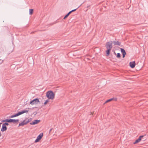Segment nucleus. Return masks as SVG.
<instances>
[{
    "instance_id": "obj_9",
    "label": "nucleus",
    "mask_w": 148,
    "mask_h": 148,
    "mask_svg": "<svg viewBox=\"0 0 148 148\" xmlns=\"http://www.w3.org/2000/svg\"><path fill=\"white\" fill-rule=\"evenodd\" d=\"M117 99V98L116 97H113L107 101H106L104 103V104L107 103L108 102H110L114 100L115 101H116Z\"/></svg>"
},
{
    "instance_id": "obj_21",
    "label": "nucleus",
    "mask_w": 148,
    "mask_h": 148,
    "mask_svg": "<svg viewBox=\"0 0 148 148\" xmlns=\"http://www.w3.org/2000/svg\"><path fill=\"white\" fill-rule=\"evenodd\" d=\"M48 102H49V100H48H48H46V101H45V102L44 103V105H46V104Z\"/></svg>"
},
{
    "instance_id": "obj_5",
    "label": "nucleus",
    "mask_w": 148,
    "mask_h": 148,
    "mask_svg": "<svg viewBox=\"0 0 148 148\" xmlns=\"http://www.w3.org/2000/svg\"><path fill=\"white\" fill-rule=\"evenodd\" d=\"M7 119V122H8V123H15L16 122H18L19 121V120L18 119Z\"/></svg>"
},
{
    "instance_id": "obj_15",
    "label": "nucleus",
    "mask_w": 148,
    "mask_h": 148,
    "mask_svg": "<svg viewBox=\"0 0 148 148\" xmlns=\"http://www.w3.org/2000/svg\"><path fill=\"white\" fill-rule=\"evenodd\" d=\"M70 12H69L64 17L63 19H65L66 18H67L69 16L70 14Z\"/></svg>"
},
{
    "instance_id": "obj_8",
    "label": "nucleus",
    "mask_w": 148,
    "mask_h": 148,
    "mask_svg": "<svg viewBox=\"0 0 148 148\" xmlns=\"http://www.w3.org/2000/svg\"><path fill=\"white\" fill-rule=\"evenodd\" d=\"M40 121V120H35L30 123L31 125H34L37 124Z\"/></svg>"
},
{
    "instance_id": "obj_17",
    "label": "nucleus",
    "mask_w": 148,
    "mask_h": 148,
    "mask_svg": "<svg viewBox=\"0 0 148 148\" xmlns=\"http://www.w3.org/2000/svg\"><path fill=\"white\" fill-rule=\"evenodd\" d=\"M116 57L119 58H120L121 57V55L120 53H117Z\"/></svg>"
},
{
    "instance_id": "obj_28",
    "label": "nucleus",
    "mask_w": 148,
    "mask_h": 148,
    "mask_svg": "<svg viewBox=\"0 0 148 148\" xmlns=\"http://www.w3.org/2000/svg\"><path fill=\"white\" fill-rule=\"evenodd\" d=\"M114 54H115V55H116V53H115V51H114Z\"/></svg>"
},
{
    "instance_id": "obj_23",
    "label": "nucleus",
    "mask_w": 148,
    "mask_h": 148,
    "mask_svg": "<svg viewBox=\"0 0 148 148\" xmlns=\"http://www.w3.org/2000/svg\"><path fill=\"white\" fill-rule=\"evenodd\" d=\"M3 62V60L0 59V64H2Z\"/></svg>"
},
{
    "instance_id": "obj_29",
    "label": "nucleus",
    "mask_w": 148,
    "mask_h": 148,
    "mask_svg": "<svg viewBox=\"0 0 148 148\" xmlns=\"http://www.w3.org/2000/svg\"><path fill=\"white\" fill-rule=\"evenodd\" d=\"M90 6V5H89L88 6H87V8H88Z\"/></svg>"
},
{
    "instance_id": "obj_30",
    "label": "nucleus",
    "mask_w": 148,
    "mask_h": 148,
    "mask_svg": "<svg viewBox=\"0 0 148 148\" xmlns=\"http://www.w3.org/2000/svg\"><path fill=\"white\" fill-rule=\"evenodd\" d=\"M1 136V133H0V137Z\"/></svg>"
},
{
    "instance_id": "obj_31",
    "label": "nucleus",
    "mask_w": 148,
    "mask_h": 148,
    "mask_svg": "<svg viewBox=\"0 0 148 148\" xmlns=\"http://www.w3.org/2000/svg\"><path fill=\"white\" fill-rule=\"evenodd\" d=\"M90 113H91V114H92V112H90Z\"/></svg>"
},
{
    "instance_id": "obj_14",
    "label": "nucleus",
    "mask_w": 148,
    "mask_h": 148,
    "mask_svg": "<svg viewBox=\"0 0 148 148\" xmlns=\"http://www.w3.org/2000/svg\"><path fill=\"white\" fill-rule=\"evenodd\" d=\"M114 45H118V46H120L121 45V42H119L118 41H114L113 42Z\"/></svg>"
},
{
    "instance_id": "obj_27",
    "label": "nucleus",
    "mask_w": 148,
    "mask_h": 148,
    "mask_svg": "<svg viewBox=\"0 0 148 148\" xmlns=\"http://www.w3.org/2000/svg\"><path fill=\"white\" fill-rule=\"evenodd\" d=\"M22 111H28V110H23Z\"/></svg>"
},
{
    "instance_id": "obj_20",
    "label": "nucleus",
    "mask_w": 148,
    "mask_h": 148,
    "mask_svg": "<svg viewBox=\"0 0 148 148\" xmlns=\"http://www.w3.org/2000/svg\"><path fill=\"white\" fill-rule=\"evenodd\" d=\"M31 119H28L27 121H26V122L27 124L28 123H29V122H30L31 121Z\"/></svg>"
},
{
    "instance_id": "obj_19",
    "label": "nucleus",
    "mask_w": 148,
    "mask_h": 148,
    "mask_svg": "<svg viewBox=\"0 0 148 148\" xmlns=\"http://www.w3.org/2000/svg\"><path fill=\"white\" fill-rule=\"evenodd\" d=\"M77 8H76V9H75L73 10H71V11H70L69 12H70V13L71 14V13H72V12H74V11H75L77 10Z\"/></svg>"
},
{
    "instance_id": "obj_3",
    "label": "nucleus",
    "mask_w": 148,
    "mask_h": 148,
    "mask_svg": "<svg viewBox=\"0 0 148 148\" xmlns=\"http://www.w3.org/2000/svg\"><path fill=\"white\" fill-rule=\"evenodd\" d=\"M38 103H40L39 99L38 98H36L31 101H30L29 103L31 105H33L34 104H37Z\"/></svg>"
},
{
    "instance_id": "obj_16",
    "label": "nucleus",
    "mask_w": 148,
    "mask_h": 148,
    "mask_svg": "<svg viewBox=\"0 0 148 148\" xmlns=\"http://www.w3.org/2000/svg\"><path fill=\"white\" fill-rule=\"evenodd\" d=\"M34 10L33 9H29V14L32 15L33 13Z\"/></svg>"
},
{
    "instance_id": "obj_4",
    "label": "nucleus",
    "mask_w": 148,
    "mask_h": 148,
    "mask_svg": "<svg viewBox=\"0 0 148 148\" xmlns=\"http://www.w3.org/2000/svg\"><path fill=\"white\" fill-rule=\"evenodd\" d=\"M18 112L14 115H12L10 116V118H12L17 116H18L20 115H21L24 113L27 112Z\"/></svg>"
},
{
    "instance_id": "obj_12",
    "label": "nucleus",
    "mask_w": 148,
    "mask_h": 148,
    "mask_svg": "<svg viewBox=\"0 0 148 148\" xmlns=\"http://www.w3.org/2000/svg\"><path fill=\"white\" fill-rule=\"evenodd\" d=\"M27 124L25 120H23L21 123H20L19 124L18 127H19L21 126H23L25 125H27Z\"/></svg>"
},
{
    "instance_id": "obj_10",
    "label": "nucleus",
    "mask_w": 148,
    "mask_h": 148,
    "mask_svg": "<svg viewBox=\"0 0 148 148\" xmlns=\"http://www.w3.org/2000/svg\"><path fill=\"white\" fill-rule=\"evenodd\" d=\"M136 65L135 62V61L130 62V66L132 68H134Z\"/></svg>"
},
{
    "instance_id": "obj_18",
    "label": "nucleus",
    "mask_w": 148,
    "mask_h": 148,
    "mask_svg": "<svg viewBox=\"0 0 148 148\" xmlns=\"http://www.w3.org/2000/svg\"><path fill=\"white\" fill-rule=\"evenodd\" d=\"M3 124L5 126H8L9 125L8 123L7 122H5V123H3Z\"/></svg>"
},
{
    "instance_id": "obj_24",
    "label": "nucleus",
    "mask_w": 148,
    "mask_h": 148,
    "mask_svg": "<svg viewBox=\"0 0 148 148\" xmlns=\"http://www.w3.org/2000/svg\"><path fill=\"white\" fill-rule=\"evenodd\" d=\"M38 113V112H34L33 113V114H34L35 115Z\"/></svg>"
},
{
    "instance_id": "obj_1",
    "label": "nucleus",
    "mask_w": 148,
    "mask_h": 148,
    "mask_svg": "<svg viewBox=\"0 0 148 148\" xmlns=\"http://www.w3.org/2000/svg\"><path fill=\"white\" fill-rule=\"evenodd\" d=\"M113 42L110 41L107 42L106 43L105 47L107 49V50L106 51V56H108L110 55L111 49L112 47Z\"/></svg>"
},
{
    "instance_id": "obj_25",
    "label": "nucleus",
    "mask_w": 148,
    "mask_h": 148,
    "mask_svg": "<svg viewBox=\"0 0 148 148\" xmlns=\"http://www.w3.org/2000/svg\"><path fill=\"white\" fill-rule=\"evenodd\" d=\"M52 130V129L51 128V129L49 130V132H51V130Z\"/></svg>"
},
{
    "instance_id": "obj_6",
    "label": "nucleus",
    "mask_w": 148,
    "mask_h": 148,
    "mask_svg": "<svg viewBox=\"0 0 148 148\" xmlns=\"http://www.w3.org/2000/svg\"><path fill=\"white\" fill-rule=\"evenodd\" d=\"M43 136V133H40L37 137L35 141V143H37L39 142L42 138Z\"/></svg>"
},
{
    "instance_id": "obj_2",
    "label": "nucleus",
    "mask_w": 148,
    "mask_h": 148,
    "mask_svg": "<svg viewBox=\"0 0 148 148\" xmlns=\"http://www.w3.org/2000/svg\"><path fill=\"white\" fill-rule=\"evenodd\" d=\"M46 96L49 99H52L54 97L55 94L52 91L50 90L47 92Z\"/></svg>"
},
{
    "instance_id": "obj_26",
    "label": "nucleus",
    "mask_w": 148,
    "mask_h": 148,
    "mask_svg": "<svg viewBox=\"0 0 148 148\" xmlns=\"http://www.w3.org/2000/svg\"><path fill=\"white\" fill-rule=\"evenodd\" d=\"M36 108V109H37V110H38V108H37V107H35V108Z\"/></svg>"
},
{
    "instance_id": "obj_13",
    "label": "nucleus",
    "mask_w": 148,
    "mask_h": 148,
    "mask_svg": "<svg viewBox=\"0 0 148 148\" xmlns=\"http://www.w3.org/2000/svg\"><path fill=\"white\" fill-rule=\"evenodd\" d=\"M7 130V127L5 126L3 124L2 125V127L1 130V131L2 132L6 131Z\"/></svg>"
},
{
    "instance_id": "obj_22",
    "label": "nucleus",
    "mask_w": 148,
    "mask_h": 148,
    "mask_svg": "<svg viewBox=\"0 0 148 148\" xmlns=\"http://www.w3.org/2000/svg\"><path fill=\"white\" fill-rule=\"evenodd\" d=\"M7 119H4V120H2L1 121V122H7Z\"/></svg>"
},
{
    "instance_id": "obj_7",
    "label": "nucleus",
    "mask_w": 148,
    "mask_h": 148,
    "mask_svg": "<svg viewBox=\"0 0 148 148\" xmlns=\"http://www.w3.org/2000/svg\"><path fill=\"white\" fill-rule=\"evenodd\" d=\"M145 136V135L140 136L138 138L136 139L135 141L133 143V144H135L140 142L142 138Z\"/></svg>"
},
{
    "instance_id": "obj_11",
    "label": "nucleus",
    "mask_w": 148,
    "mask_h": 148,
    "mask_svg": "<svg viewBox=\"0 0 148 148\" xmlns=\"http://www.w3.org/2000/svg\"><path fill=\"white\" fill-rule=\"evenodd\" d=\"M120 49L121 52L123 55V58H124L125 57L126 54V52L125 50L123 48H121Z\"/></svg>"
},
{
    "instance_id": "obj_32",
    "label": "nucleus",
    "mask_w": 148,
    "mask_h": 148,
    "mask_svg": "<svg viewBox=\"0 0 148 148\" xmlns=\"http://www.w3.org/2000/svg\"><path fill=\"white\" fill-rule=\"evenodd\" d=\"M32 33H34V32H32Z\"/></svg>"
},
{
    "instance_id": "obj_33",
    "label": "nucleus",
    "mask_w": 148,
    "mask_h": 148,
    "mask_svg": "<svg viewBox=\"0 0 148 148\" xmlns=\"http://www.w3.org/2000/svg\"><path fill=\"white\" fill-rule=\"evenodd\" d=\"M1 124V123H0V124Z\"/></svg>"
}]
</instances>
